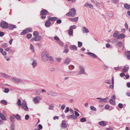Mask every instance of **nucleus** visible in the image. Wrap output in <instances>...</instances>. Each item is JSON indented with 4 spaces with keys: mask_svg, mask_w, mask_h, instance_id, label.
<instances>
[{
    "mask_svg": "<svg viewBox=\"0 0 130 130\" xmlns=\"http://www.w3.org/2000/svg\"><path fill=\"white\" fill-rule=\"evenodd\" d=\"M86 119L85 118H82L80 119V121L82 122H84L86 121Z\"/></svg>",
    "mask_w": 130,
    "mask_h": 130,
    "instance_id": "nucleus-40",
    "label": "nucleus"
},
{
    "mask_svg": "<svg viewBox=\"0 0 130 130\" xmlns=\"http://www.w3.org/2000/svg\"><path fill=\"white\" fill-rule=\"evenodd\" d=\"M124 8L127 9H130V5L126 4L124 5Z\"/></svg>",
    "mask_w": 130,
    "mask_h": 130,
    "instance_id": "nucleus-25",
    "label": "nucleus"
},
{
    "mask_svg": "<svg viewBox=\"0 0 130 130\" xmlns=\"http://www.w3.org/2000/svg\"><path fill=\"white\" fill-rule=\"evenodd\" d=\"M1 102L4 105H6L7 103V101L5 100H2L1 101Z\"/></svg>",
    "mask_w": 130,
    "mask_h": 130,
    "instance_id": "nucleus-43",
    "label": "nucleus"
},
{
    "mask_svg": "<svg viewBox=\"0 0 130 130\" xmlns=\"http://www.w3.org/2000/svg\"><path fill=\"white\" fill-rule=\"evenodd\" d=\"M10 119L11 121L12 122H14V119L12 117L10 116Z\"/></svg>",
    "mask_w": 130,
    "mask_h": 130,
    "instance_id": "nucleus-47",
    "label": "nucleus"
},
{
    "mask_svg": "<svg viewBox=\"0 0 130 130\" xmlns=\"http://www.w3.org/2000/svg\"><path fill=\"white\" fill-rule=\"evenodd\" d=\"M109 106L108 105H106L105 106V108L106 109H109Z\"/></svg>",
    "mask_w": 130,
    "mask_h": 130,
    "instance_id": "nucleus-50",
    "label": "nucleus"
},
{
    "mask_svg": "<svg viewBox=\"0 0 130 130\" xmlns=\"http://www.w3.org/2000/svg\"><path fill=\"white\" fill-rule=\"evenodd\" d=\"M76 27V26L75 25H74L72 26H71L70 27V28H72V29H74Z\"/></svg>",
    "mask_w": 130,
    "mask_h": 130,
    "instance_id": "nucleus-57",
    "label": "nucleus"
},
{
    "mask_svg": "<svg viewBox=\"0 0 130 130\" xmlns=\"http://www.w3.org/2000/svg\"><path fill=\"white\" fill-rule=\"evenodd\" d=\"M99 124L100 125L102 126H105L106 125V123L104 121H102L99 122Z\"/></svg>",
    "mask_w": 130,
    "mask_h": 130,
    "instance_id": "nucleus-17",
    "label": "nucleus"
},
{
    "mask_svg": "<svg viewBox=\"0 0 130 130\" xmlns=\"http://www.w3.org/2000/svg\"><path fill=\"white\" fill-rule=\"evenodd\" d=\"M78 17H75L74 18H69V19L71 21L76 22L78 20Z\"/></svg>",
    "mask_w": 130,
    "mask_h": 130,
    "instance_id": "nucleus-15",
    "label": "nucleus"
},
{
    "mask_svg": "<svg viewBox=\"0 0 130 130\" xmlns=\"http://www.w3.org/2000/svg\"><path fill=\"white\" fill-rule=\"evenodd\" d=\"M9 91V89L8 88H6L4 89V92L5 93H8Z\"/></svg>",
    "mask_w": 130,
    "mask_h": 130,
    "instance_id": "nucleus-49",
    "label": "nucleus"
},
{
    "mask_svg": "<svg viewBox=\"0 0 130 130\" xmlns=\"http://www.w3.org/2000/svg\"><path fill=\"white\" fill-rule=\"evenodd\" d=\"M107 98H105L104 99H102V100H101V101H99L100 102H102L103 101H104L106 103L107 102Z\"/></svg>",
    "mask_w": 130,
    "mask_h": 130,
    "instance_id": "nucleus-42",
    "label": "nucleus"
},
{
    "mask_svg": "<svg viewBox=\"0 0 130 130\" xmlns=\"http://www.w3.org/2000/svg\"><path fill=\"white\" fill-rule=\"evenodd\" d=\"M122 105V104L121 103H119L118 105L119 107L120 108H123Z\"/></svg>",
    "mask_w": 130,
    "mask_h": 130,
    "instance_id": "nucleus-56",
    "label": "nucleus"
},
{
    "mask_svg": "<svg viewBox=\"0 0 130 130\" xmlns=\"http://www.w3.org/2000/svg\"><path fill=\"white\" fill-rule=\"evenodd\" d=\"M57 61V62L60 61L61 60V58H57L56 59Z\"/></svg>",
    "mask_w": 130,
    "mask_h": 130,
    "instance_id": "nucleus-64",
    "label": "nucleus"
},
{
    "mask_svg": "<svg viewBox=\"0 0 130 130\" xmlns=\"http://www.w3.org/2000/svg\"><path fill=\"white\" fill-rule=\"evenodd\" d=\"M119 34V33L118 31H115L113 35V37L114 38L117 37V35Z\"/></svg>",
    "mask_w": 130,
    "mask_h": 130,
    "instance_id": "nucleus-28",
    "label": "nucleus"
},
{
    "mask_svg": "<svg viewBox=\"0 0 130 130\" xmlns=\"http://www.w3.org/2000/svg\"><path fill=\"white\" fill-rule=\"evenodd\" d=\"M65 107H66V106L65 105H64V104L62 105L61 107V109L62 110H63L64 109Z\"/></svg>",
    "mask_w": 130,
    "mask_h": 130,
    "instance_id": "nucleus-55",
    "label": "nucleus"
},
{
    "mask_svg": "<svg viewBox=\"0 0 130 130\" xmlns=\"http://www.w3.org/2000/svg\"><path fill=\"white\" fill-rule=\"evenodd\" d=\"M75 114L76 117L79 116V113L76 111H75Z\"/></svg>",
    "mask_w": 130,
    "mask_h": 130,
    "instance_id": "nucleus-61",
    "label": "nucleus"
},
{
    "mask_svg": "<svg viewBox=\"0 0 130 130\" xmlns=\"http://www.w3.org/2000/svg\"><path fill=\"white\" fill-rule=\"evenodd\" d=\"M69 34L70 35H72L73 34V30L72 28H70V29L68 31Z\"/></svg>",
    "mask_w": 130,
    "mask_h": 130,
    "instance_id": "nucleus-30",
    "label": "nucleus"
},
{
    "mask_svg": "<svg viewBox=\"0 0 130 130\" xmlns=\"http://www.w3.org/2000/svg\"><path fill=\"white\" fill-rule=\"evenodd\" d=\"M87 54L94 58H96L97 57V56L92 53L91 52H87Z\"/></svg>",
    "mask_w": 130,
    "mask_h": 130,
    "instance_id": "nucleus-21",
    "label": "nucleus"
},
{
    "mask_svg": "<svg viewBox=\"0 0 130 130\" xmlns=\"http://www.w3.org/2000/svg\"><path fill=\"white\" fill-rule=\"evenodd\" d=\"M4 35V32H0V37H2Z\"/></svg>",
    "mask_w": 130,
    "mask_h": 130,
    "instance_id": "nucleus-63",
    "label": "nucleus"
},
{
    "mask_svg": "<svg viewBox=\"0 0 130 130\" xmlns=\"http://www.w3.org/2000/svg\"><path fill=\"white\" fill-rule=\"evenodd\" d=\"M33 101L35 103H37L39 102V100H41V99L39 96H36L35 97H34Z\"/></svg>",
    "mask_w": 130,
    "mask_h": 130,
    "instance_id": "nucleus-7",
    "label": "nucleus"
},
{
    "mask_svg": "<svg viewBox=\"0 0 130 130\" xmlns=\"http://www.w3.org/2000/svg\"><path fill=\"white\" fill-rule=\"evenodd\" d=\"M85 6L86 7H89L90 8L93 9V5L90 3H88V2L86 3L85 4Z\"/></svg>",
    "mask_w": 130,
    "mask_h": 130,
    "instance_id": "nucleus-9",
    "label": "nucleus"
},
{
    "mask_svg": "<svg viewBox=\"0 0 130 130\" xmlns=\"http://www.w3.org/2000/svg\"><path fill=\"white\" fill-rule=\"evenodd\" d=\"M68 51H69L68 49L67 48H65L64 50V52H65L66 53H68Z\"/></svg>",
    "mask_w": 130,
    "mask_h": 130,
    "instance_id": "nucleus-62",
    "label": "nucleus"
},
{
    "mask_svg": "<svg viewBox=\"0 0 130 130\" xmlns=\"http://www.w3.org/2000/svg\"><path fill=\"white\" fill-rule=\"evenodd\" d=\"M1 26L3 28H7L8 27V24L6 22L2 21L1 23Z\"/></svg>",
    "mask_w": 130,
    "mask_h": 130,
    "instance_id": "nucleus-3",
    "label": "nucleus"
},
{
    "mask_svg": "<svg viewBox=\"0 0 130 130\" xmlns=\"http://www.w3.org/2000/svg\"><path fill=\"white\" fill-rule=\"evenodd\" d=\"M62 127L64 128H66L67 127V125L66 123V121L63 120L62 121Z\"/></svg>",
    "mask_w": 130,
    "mask_h": 130,
    "instance_id": "nucleus-19",
    "label": "nucleus"
},
{
    "mask_svg": "<svg viewBox=\"0 0 130 130\" xmlns=\"http://www.w3.org/2000/svg\"><path fill=\"white\" fill-rule=\"evenodd\" d=\"M58 18L56 17H52L49 18L48 20L50 22L51 21H54L56 20Z\"/></svg>",
    "mask_w": 130,
    "mask_h": 130,
    "instance_id": "nucleus-18",
    "label": "nucleus"
},
{
    "mask_svg": "<svg viewBox=\"0 0 130 130\" xmlns=\"http://www.w3.org/2000/svg\"><path fill=\"white\" fill-rule=\"evenodd\" d=\"M67 119H77V117L74 115H69L67 117Z\"/></svg>",
    "mask_w": 130,
    "mask_h": 130,
    "instance_id": "nucleus-11",
    "label": "nucleus"
},
{
    "mask_svg": "<svg viewBox=\"0 0 130 130\" xmlns=\"http://www.w3.org/2000/svg\"><path fill=\"white\" fill-rule=\"evenodd\" d=\"M61 20L60 19L56 21V23L57 24H60L61 23Z\"/></svg>",
    "mask_w": 130,
    "mask_h": 130,
    "instance_id": "nucleus-53",
    "label": "nucleus"
},
{
    "mask_svg": "<svg viewBox=\"0 0 130 130\" xmlns=\"http://www.w3.org/2000/svg\"><path fill=\"white\" fill-rule=\"evenodd\" d=\"M26 30H27V33L31 32L32 31V29L30 28L27 29H26Z\"/></svg>",
    "mask_w": 130,
    "mask_h": 130,
    "instance_id": "nucleus-46",
    "label": "nucleus"
},
{
    "mask_svg": "<svg viewBox=\"0 0 130 130\" xmlns=\"http://www.w3.org/2000/svg\"><path fill=\"white\" fill-rule=\"evenodd\" d=\"M15 118L18 120H21L20 116L18 114L15 115L13 114L12 115Z\"/></svg>",
    "mask_w": 130,
    "mask_h": 130,
    "instance_id": "nucleus-20",
    "label": "nucleus"
},
{
    "mask_svg": "<svg viewBox=\"0 0 130 130\" xmlns=\"http://www.w3.org/2000/svg\"><path fill=\"white\" fill-rule=\"evenodd\" d=\"M38 127L39 128V129H41L43 127H42V125L41 124H39L38 125Z\"/></svg>",
    "mask_w": 130,
    "mask_h": 130,
    "instance_id": "nucleus-60",
    "label": "nucleus"
},
{
    "mask_svg": "<svg viewBox=\"0 0 130 130\" xmlns=\"http://www.w3.org/2000/svg\"><path fill=\"white\" fill-rule=\"evenodd\" d=\"M90 109L91 110L94 111H95L96 110V108L93 106H91L90 107Z\"/></svg>",
    "mask_w": 130,
    "mask_h": 130,
    "instance_id": "nucleus-35",
    "label": "nucleus"
},
{
    "mask_svg": "<svg viewBox=\"0 0 130 130\" xmlns=\"http://www.w3.org/2000/svg\"><path fill=\"white\" fill-rule=\"evenodd\" d=\"M7 46V44L6 43H4L3 44L2 46V47L4 48H5Z\"/></svg>",
    "mask_w": 130,
    "mask_h": 130,
    "instance_id": "nucleus-44",
    "label": "nucleus"
},
{
    "mask_svg": "<svg viewBox=\"0 0 130 130\" xmlns=\"http://www.w3.org/2000/svg\"><path fill=\"white\" fill-rule=\"evenodd\" d=\"M117 44L119 46H121L122 44V42H119Z\"/></svg>",
    "mask_w": 130,
    "mask_h": 130,
    "instance_id": "nucleus-58",
    "label": "nucleus"
},
{
    "mask_svg": "<svg viewBox=\"0 0 130 130\" xmlns=\"http://www.w3.org/2000/svg\"><path fill=\"white\" fill-rule=\"evenodd\" d=\"M17 104L19 106H20L21 105V101L20 99H19L18 100Z\"/></svg>",
    "mask_w": 130,
    "mask_h": 130,
    "instance_id": "nucleus-37",
    "label": "nucleus"
},
{
    "mask_svg": "<svg viewBox=\"0 0 130 130\" xmlns=\"http://www.w3.org/2000/svg\"><path fill=\"white\" fill-rule=\"evenodd\" d=\"M16 27L15 25H10L9 27V29H12L14 28H16Z\"/></svg>",
    "mask_w": 130,
    "mask_h": 130,
    "instance_id": "nucleus-23",
    "label": "nucleus"
},
{
    "mask_svg": "<svg viewBox=\"0 0 130 130\" xmlns=\"http://www.w3.org/2000/svg\"><path fill=\"white\" fill-rule=\"evenodd\" d=\"M13 82L17 83L22 82V81L20 79L16 77H14L12 79Z\"/></svg>",
    "mask_w": 130,
    "mask_h": 130,
    "instance_id": "nucleus-6",
    "label": "nucleus"
},
{
    "mask_svg": "<svg viewBox=\"0 0 130 130\" xmlns=\"http://www.w3.org/2000/svg\"><path fill=\"white\" fill-rule=\"evenodd\" d=\"M42 59L44 61H46L48 59V54L46 51L42 52L41 54Z\"/></svg>",
    "mask_w": 130,
    "mask_h": 130,
    "instance_id": "nucleus-2",
    "label": "nucleus"
},
{
    "mask_svg": "<svg viewBox=\"0 0 130 130\" xmlns=\"http://www.w3.org/2000/svg\"><path fill=\"white\" fill-rule=\"evenodd\" d=\"M39 34L38 32L37 31H35L33 33V35L34 36H35V37L36 36H38V35Z\"/></svg>",
    "mask_w": 130,
    "mask_h": 130,
    "instance_id": "nucleus-39",
    "label": "nucleus"
},
{
    "mask_svg": "<svg viewBox=\"0 0 130 130\" xmlns=\"http://www.w3.org/2000/svg\"><path fill=\"white\" fill-rule=\"evenodd\" d=\"M2 54L4 55H6L7 54V53L6 51H3H3L1 53Z\"/></svg>",
    "mask_w": 130,
    "mask_h": 130,
    "instance_id": "nucleus-52",
    "label": "nucleus"
},
{
    "mask_svg": "<svg viewBox=\"0 0 130 130\" xmlns=\"http://www.w3.org/2000/svg\"><path fill=\"white\" fill-rule=\"evenodd\" d=\"M41 36H37L35 37L34 38H33L30 40L31 41H38L41 40Z\"/></svg>",
    "mask_w": 130,
    "mask_h": 130,
    "instance_id": "nucleus-4",
    "label": "nucleus"
},
{
    "mask_svg": "<svg viewBox=\"0 0 130 130\" xmlns=\"http://www.w3.org/2000/svg\"><path fill=\"white\" fill-rule=\"evenodd\" d=\"M82 43L81 42L79 41L78 42V46L79 47H81L82 45Z\"/></svg>",
    "mask_w": 130,
    "mask_h": 130,
    "instance_id": "nucleus-38",
    "label": "nucleus"
},
{
    "mask_svg": "<svg viewBox=\"0 0 130 130\" xmlns=\"http://www.w3.org/2000/svg\"><path fill=\"white\" fill-rule=\"evenodd\" d=\"M29 116L28 115H26L25 117V119L26 120H28L29 118Z\"/></svg>",
    "mask_w": 130,
    "mask_h": 130,
    "instance_id": "nucleus-59",
    "label": "nucleus"
},
{
    "mask_svg": "<svg viewBox=\"0 0 130 130\" xmlns=\"http://www.w3.org/2000/svg\"><path fill=\"white\" fill-rule=\"evenodd\" d=\"M26 104V102L25 101H23L21 104V105L22 108L24 109L26 111L28 110V108Z\"/></svg>",
    "mask_w": 130,
    "mask_h": 130,
    "instance_id": "nucleus-5",
    "label": "nucleus"
},
{
    "mask_svg": "<svg viewBox=\"0 0 130 130\" xmlns=\"http://www.w3.org/2000/svg\"><path fill=\"white\" fill-rule=\"evenodd\" d=\"M54 107V105L53 104H51L49 105V109L52 110L53 109V108Z\"/></svg>",
    "mask_w": 130,
    "mask_h": 130,
    "instance_id": "nucleus-45",
    "label": "nucleus"
},
{
    "mask_svg": "<svg viewBox=\"0 0 130 130\" xmlns=\"http://www.w3.org/2000/svg\"><path fill=\"white\" fill-rule=\"evenodd\" d=\"M70 48L72 50H76L77 49V47L75 45H71L70 46Z\"/></svg>",
    "mask_w": 130,
    "mask_h": 130,
    "instance_id": "nucleus-24",
    "label": "nucleus"
},
{
    "mask_svg": "<svg viewBox=\"0 0 130 130\" xmlns=\"http://www.w3.org/2000/svg\"><path fill=\"white\" fill-rule=\"evenodd\" d=\"M76 11L74 8H72L70 10L69 12L67 13L66 15L69 17H74L76 14Z\"/></svg>",
    "mask_w": 130,
    "mask_h": 130,
    "instance_id": "nucleus-1",
    "label": "nucleus"
},
{
    "mask_svg": "<svg viewBox=\"0 0 130 130\" xmlns=\"http://www.w3.org/2000/svg\"><path fill=\"white\" fill-rule=\"evenodd\" d=\"M109 102L111 104L113 105H115L116 104L115 102L112 99H110L109 100Z\"/></svg>",
    "mask_w": 130,
    "mask_h": 130,
    "instance_id": "nucleus-27",
    "label": "nucleus"
},
{
    "mask_svg": "<svg viewBox=\"0 0 130 130\" xmlns=\"http://www.w3.org/2000/svg\"><path fill=\"white\" fill-rule=\"evenodd\" d=\"M129 69V67L127 66H126L124 67V68L122 69V71L124 72H126L128 71Z\"/></svg>",
    "mask_w": 130,
    "mask_h": 130,
    "instance_id": "nucleus-13",
    "label": "nucleus"
},
{
    "mask_svg": "<svg viewBox=\"0 0 130 130\" xmlns=\"http://www.w3.org/2000/svg\"><path fill=\"white\" fill-rule=\"evenodd\" d=\"M30 48L33 52H35V50L34 48V46L31 44H30Z\"/></svg>",
    "mask_w": 130,
    "mask_h": 130,
    "instance_id": "nucleus-34",
    "label": "nucleus"
},
{
    "mask_svg": "<svg viewBox=\"0 0 130 130\" xmlns=\"http://www.w3.org/2000/svg\"><path fill=\"white\" fill-rule=\"evenodd\" d=\"M37 65V63L36 62V61L35 60L34 61L32 62V65L33 66V68L35 67Z\"/></svg>",
    "mask_w": 130,
    "mask_h": 130,
    "instance_id": "nucleus-31",
    "label": "nucleus"
},
{
    "mask_svg": "<svg viewBox=\"0 0 130 130\" xmlns=\"http://www.w3.org/2000/svg\"><path fill=\"white\" fill-rule=\"evenodd\" d=\"M48 13V12L47 10L43 9L41 11L40 15H45Z\"/></svg>",
    "mask_w": 130,
    "mask_h": 130,
    "instance_id": "nucleus-8",
    "label": "nucleus"
},
{
    "mask_svg": "<svg viewBox=\"0 0 130 130\" xmlns=\"http://www.w3.org/2000/svg\"><path fill=\"white\" fill-rule=\"evenodd\" d=\"M79 68L80 69V70L79 72V74H83L84 73V68L83 66H79Z\"/></svg>",
    "mask_w": 130,
    "mask_h": 130,
    "instance_id": "nucleus-10",
    "label": "nucleus"
},
{
    "mask_svg": "<svg viewBox=\"0 0 130 130\" xmlns=\"http://www.w3.org/2000/svg\"><path fill=\"white\" fill-rule=\"evenodd\" d=\"M48 58L49 59L50 61L51 62H53V57L51 56H50L48 57Z\"/></svg>",
    "mask_w": 130,
    "mask_h": 130,
    "instance_id": "nucleus-41",
    "label": "nucleus"
},
{
    "mask_svg": "<svg viewBox=\"0 0 130 130\" xmlns=\"http://www.w3.org/2000/svg\"><path fill=\"white\" fill-rule=\"evenodd\" d=\"M125 37V35L123 34H121L117 36V38L118 39H122L124 38Z\"/></svg>",
    "mask_w": 130,
    "mask_h": 130,
    "instance_id": "nucleus-12",
    "label": "nucleus"
},
{
    "mask_svg": "<svg viewBox=\"0 0 130 130\" xmlns=\"http://www.w3.org/2000/svg\"><path fill=\"white\" fill-rule=\"evenodd\" d=\"M83 32H85L86 33H88L89 32V30L88 29L85 27H83Z\"/></svg>",
    "mask_w": 130,
    "mask_h": 130,
    "instance_id": "nucleus-22",
    "label": "nucleus"
},
{
    "mask_svg": "<svg viewBox=\"0 0 130 130\" xmlns=\"http://www.w3.org/2000/svg\"><path fill=\"white\" fill-rule=\"evenodd\" d=\"M127 58L130 59V51H128L127 52Z\"/></svg>",
    "mask_w": 130,
    "mask_h": 130,
    "instance_id": "nucleus-32",
    "label": "nucleus"
},
{
    "mask_svg": "<svg viewBox=\"0 0 130 130\" xmlns=\"http://www.w3.org/2000/svg\"><path fill=\"white\" fill-rule=\"evenodd\" d=\"M0 117L3 120H6L4 115L1 113H0Z\"/></svg>",
    "mask_w": 130,
    "mask_h": 130,
    "instance_id": "nucleus-26",
    "label": "nucleus"
},
{
    "mask_svg": "<svg viewBox=\"0 0 130 130\" xmlns=\"http://www.w3.org/2000/svg\"><path fill=\"white\" fill-rule=\"evenodd\" d=\"M71 61L70 58H67L65 60L64 62V64H68Z\"/></svg>",
    "mask_w": 130,
    "mask_h": 130,
    "instance_id": "nucleus-16",
    "label": "nucleus"
},
{
    "mask_svg": "<svg viewBox=\"0 0 130 130\" xmlns=\"http://www.w3.org/2000/svg\"><path fill=\"white\" fill-rule=\"evenodd\" d=\"M27 33V30H23L21 34V35H24Z\"/></svg>",
    "mask_w": 130,
    "mask_h": 130,
    "instance_id": "nucleus-36",
    "label": "nucleus"
},
{
    "mask_svg": "<svg viewBox=\"0 0 130 130\" xmlns=\"http://www.w3.org/2000/svg\"><path fill=\"white\" fill-rule=\"evenodd\" d=\"M51 22L48 20V21H47L45 22V25L46 27H49L51 26Z\"/></svg>",
    "mask_w": 130,
    "mask_h": 130,
    "instance_id": "nucleus-14",
    "label": "nucleus"
},
{
    "mask_svg": "<svg viewBox=\"0 0 130 130\" xmlns=\"http://www.w3.org/2000/svg\"><path fill=\"white\" fill-rule=\"evenodd\" d=\"M32 35L30 34H27L26 36V37L28 39H30Z\"/></svg>",
    "mask_w": 130,
    "mask_h": 130,
    "instance_id": "nucleus-33",
    "label": "nucleus"
},
{
    "mask_svg": "<svg viewBox=\"0 0 130 130\" xmlns=\"http://www.w3.org/2000/svg\"><path fill=\"white\" fill-rule=\"evenodd\" d=\"M69 107H66V108L65 110V111H64L66 113L67 112H68L69 111Z\"/></svg>",
    "mask_w": 130,
    "mask_h": 130,
    "instance_id": "nucleus-51",
    "label": "nucleus"
},
{
    "mask_svg": "<svg viewBox=\"0 0 130 130\" xmlns=\"http://www.w3.org/2000/svg\"><path fill=\"white\" fill-rule=\"evenodd\" d=\"M5 50L7 51H9L10 50V52H12V50H10V49L9 47H7L5 49Z\"/></svg>",
    "mask_w": 130,
    "mask_h": 130,
    "instance_id": "nucleus-48",
    "label": "nucleus"
},
{
    "mask_svg": "<svg viewBox=\"0 0 130 130\" xmlns=\"http://www.w3.org/2000/svg\"><path fill=\"white\" fill-rule=\"evenodd\" d=\"M49 94L52 96H56L57 95L56 93L54 92H50L49 93Z\"/></svg>",
    "mask_w": 130,
    "mask_h": 130,
    "instance_id": "nucleus-29",
    "label": "nucleus"
},
{
    "mask_svg": "<svg viewBox=\"0 0 130 130\" xmlns=\"http://www.w3.org/2000/svg\"><path fill=\"white\" fill-rule=\"evenodd\" d=\"M36 94L38 95H39L41 93V91L40 90H36Z\"/></svg>",
    "mask_w": 130,
    "mask_h": 130,
    "instance_id": "nucleus-54",
    "label": "nucleus"
}]
</instances>
